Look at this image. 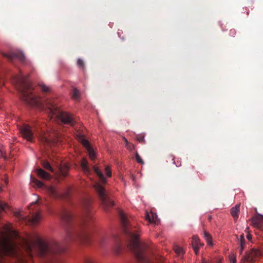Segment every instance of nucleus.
<instances>
[{
  "label": "nucleus",
  "instance_id": "f257e3e1",
  "mask_svg": "<svg viewBox=\"0 0 263 263\" xmlns=\"http://www.w3.org/2000/svg\"><path fill=\"white\" fill-rule=\"evenodd\" d=\"M13 82L20 87L22 99L26 103L42 108L51 118L55 117L64 124L71 126L74 125L75 121L73 116L67 112L61 111L57 106V103L54 99H42L37 97L31 89V82L25 76L21 74L16 77L14 79Z\"/></svg>",
  "mask_w": 263,
  "mask_h": 263
},
{
  "label": "nucleus",
  "instance_id": "f03ea898",
  "mask_svg": "<svg viewBox=\"0 0 263 263\" xmlns=\"http://www.w3.org/2000/svg\"><path fill=\"white\" fill-rule=\"evenodd\" d=\"M119 214L124 231L129 237L130 245L134 250L136 257L144 263H149V261L144 255V245L138 240L139 234L138 233V231L128 223L126 216L123 211H120Z\"/></svg>",
  "mask_w": 263,
  "mask_h": 263
},
{
  "label": "nucleus",
  "instance_id": "7ed1b4c3",
  "mask_svg": "<svg viewBox=\"0 0 263 263\" xmlns=\"http://www.w3.org/2000/svg\"><path fill=\"white\" fill-rule=\"evenodd\" d=\"M16 232L11 230L9 226H5L4 232L0 234V261L5 255L18 256L17 247L12 238L16 237Z\"/></svg>",
  "mask_w": 263,
  "mask_h": 263
},
{
  "label": "nucleus",
  "instance_id": "20e7f679",
  "mask_svg": "<svg viewBox=\"0 0 263 263\" xmlns=\"http://www.w3.org/2000/svg\"><path fill=\"white\" fill-rule=\"evenodd\" d=\"M25 243L26 249L30 253V255L34 252H37L40 255H44L48 251H52L51 247L36 234L29 236Z\"/></svg>",
  "mask_w": 263,
  "mask_h": 263
},
{
  "label": "nucleus",
  "instance_id": "39448f33",
  "mask_svg": "<svg viewBox=\"0 0 263 263\" xmlns=\"http://www.w3.org/2000/svg\"><path fill=\"white\" fill-rule=\"evenodd\" d=\"M93 168L100 179L99 182L95 184V188L101 200L104 208L106 209L109 206H113L114 205V202L107 197L105 190L102 185V184L106 183V179L98 167L94 166Z\"/></svg>",
  "mask_w": 263,
  "mask_h": 263
},
{
  "label": "nucleus",
  "instance_id": "423d86ee",
  "mask_svg": "<svg viewBox=\"0 0 263 263\" xmlns=\"http://www.w3.org/2000/svg\"><path fill=\"white\" fill-rule=\"evenodd\" d=\"M77 138L79 142L86 148L87 151L89 158L91 160H94L96 157V153L90 146L89 141L85 139L84 137L80 134L77 136Z\"/></svg>",
  "mask_w": 263,
  "mask_h": 263
},
{
  "label": "nucleus",
  "instance_id": "0eeeda50",
  "mask_svg": "<svg viewBox=\"0 0 263 263\" xmlns=\"http://www.w3.org/2000/svg\"><path fill=\"white\" fill-rule=\"evenodd\" d=\"M57 135V133L55 130L47 131L40 135V140L42 143L49 144L52 142H55L53 138L56 137Z\"/></svg>",
  "mask_w": 263,
  "mask_h": 263
},
{
  "label": "nucleus",
  "instance_id": "6e6552de",
  "mask_svg": "<svg viewBox=\"0 0 263 263\" xmlns=\"http://www.w3.org/2000/svg\"><path fill=\"white\" fill-rule=\"evenodd\" d=\"M20 132L22 137L27 141H31L32 140L33 138V134L29 126L27 125H24L21 128Z\"/></svg>",
  "mask_w": 263,
  "mask_h": 263
},
{
  "label": "nucleus",
  "instance_id": "1a4fd4ad",
  "mask_svg": "<svg viewBox=\"0 0 263 263\" xmlns=\"http://www.w3.org/2000/svg\"><path fill=\"white\" fill-rule=\"evenodd\" d=\"M252 224L255 228L263 230V216H257L251 219Z\"/></svg>",
  "mask_w": 263,
  "mask_h": 263
},
{
  "label": "nucleus",
  "instance_id": "9d476101",
  "mask_svg": "<svg viewBox=\"0 0 263 263\" xmlns=\"http://www.w3.org/2000/svg\"><path fill=\"white\" fill-rule=\"evenodd\" d=\"M146 219L148 220L149 223L157 224L159 223V220L158 218L157 215L155 213L153 212L146 213Z\"/></svg>",
  "mask_w": 263,
  "mask_h": 263
},
{
  "label": "nucleus",
  "instance_id": "9b49d317",
  "mask_svg": "<svg viewBox=\"0 0 263 263\" xmlns=\"http://www.w3.org/2000/svg\"><path fill=\"white\" fill-rule=\"evenodd\" d=\"M192 245L194 252L197 254L198 253L199 248L203 246V243L200 241V240L197 236H194L192 237Z\"/></svg>",
  "mask_w": 263,
  "mask_h": 263
},
{
  "label": "nucleus",
  "instance_id": "f8f14e48",
  "mask_svg": "<svg viewBox=\"0 0 263 263\" xmlns=\"http://www.w3.org/2000/svg\"><path fill=\"white\" fill-rule=\"evenodd\" d=\"M4 55L11 59H17L21 62H24L25 60V55L22 52H13L10 54L5 53Z\"/></svg>",
  "mask_w": 263,
  "mask_h": 263
},
{
  "label": "nucleus",
  "instance_id": "ddd939ff",
  "mask_svg": "<svg viewBox=\"0 0 263 263\" xmlns=\"http://www.w3.org/2000/svg\"><path fill=\"white\" fill-rule=\"evenodd\" d=\"M239 209L240 204H237L234 207H233L231 210V214L235 220H237L238 217Z\"/></svg>",
  "mask_w": 263,
  "mask_h": 263
},
{
  "label": "nucleus",
  "instance_id": "4468645a",
  "mask_svg": "<svg viewBox=\"0 0 263 263\" xmlns=\"http://www.w3.org/2000/svg\"><path fill=\"white\" fill-rule=\"evenodd\" d=\"M36 172L37 175L42 178L48 180L51 178V176L48 173L41 168L37 169Z\"/></svg>",
  "mask_w": 263,
  "mask_h": 263
},
{
  "label": "nucleus",
  "instance_id": "2eb2a0df",
  "mask_svg": "<svg viewBox=\"0 0 263 263\" xmlns=\"http://www.w3.org/2000/svg\"><path fill=\"white\" fill-rule=\"evenodd\" d=\"M47 191L48 193L52 196L54 197H60V194L57 189L53 186H49L47 188Z\"/></svg>",
  "mask_w": 263,
  "mask_h": 263
},
{
  "label": "nucleus",
  "instance_id": "dca6fc26",
  "mask_svg": "<svg viewBox=\"0 0 263 263\" xmlns=\"http://www.w3.org/2000/svg\"><path fill=\"white\" fill-rule=\"evenodd\" d=\"M81 166L83 172L87 174H89L90 170L88 166V162L85 158H83L81 161Z\"/></svg>",
  "mask_w": 263,
  "mask_h": 263
},
{
  "label": "nucleus",
  "instance_id": "f3484780",
  "mask_svg": "<svg viewBox=\"0 0 263 263\" xmlns=\"http://www.w3.org/2000/svg\"><path fill=\"white\" fill-rule=\"evenodd\" d=\"M248 253L250 254V255L253 256L254 259H255L256 258L260 256L262 254V251L258 249H253Z\"/></svg>",
  "mask_w": 263,
  "mask_h": 263
},
{
  "label": "nucleus",
  "instance_id": "a211bd4d",
  "mask_svg": "<svg viewBox=\"0 0 263 263\" xmlns=\"http://www.w3.org/2000/svg\"><path fill=\"white\" fill-rule=\"evenodd\" d=\"M68 166L66 164L61 165L59 168L61 175L63 176H66L68 174Z\"/></svg>",
  "mask_w": 263,
  "mask_h": 263
},
{
  "label": "nucleus",
  "instance_id": "6ab92c4d",
  "mask_svg": "<svg viewBox=\"0 0 263 263\" xmlns=\"http://www.w3.org/2000/svg\"><path fill=\"white\" fill-rule=\"evenodd\" d=\"M203 237H204V239L206 240L207 243L209 246H213V243L212 242V238L211 235L209 233H208L206 231H204L203 233Z\"/></svg>",
  "mask_w": 263,
  "mask_h": 263
},
{
  "label": "nucleus",
  "instance_id": "aec40b11",
  "mask_svg": "<svg viewBox=\"0 0 263 263\" xmlns=\"http://www.w3.org/2000/svg\"><path fill=\"white\" fill-rule=\"evenodd\" d=\"M39 87L44 92H49L51 91V88L45 85L43 82H40L38 84Z\"/></svg>",
  "mask_w": 263,
  "mask_h": 263
},
{
  "label": "nucleus",
  "instance_id": "412c9836",
  "mask_svg": "<svg viewBox=\"0 0 263 263\" xmlns=\"http://www.w3.org/2000/svg\"><path fill=\"white\" fill-rule=\"evenodd\" d=\"M42 217L41 214L40 213H37L33 216L31 219V222L33 224H36L41 220Z\"/></svg>",
  "mask_w": 263,
  "mask_h": 263
},
{
  "label": "nucleus",
  "instance_id": "4be33fe9",
  "mask_svg": "<svg viewBox=\"0 0 263 263\" xmlns=\"http://www.w3.org/2000/svg\"><path fill=\"white\" fill-rule=\"evenodd\" d=\"M254 260H255L254 257L250 255L249 253H247L244 258L242 259L241 263H245V262L250 263L253 262Z\"/></svg>",
  "mask_w": 263,
  "mask_h": 263
},
{
  "label": "nucleus",
  "instance_id": "5701e85b",
  "mask_svg": "<svg viewBox=\"0 0 263 263\" xmlns=\"http://www.w3.org/2000/svg\"><path fill=\"white\" fill-rule=\"evenodd\" d=\"M42 164L43 166L45 169L49 170V171H50L52 172H53V168L51 167V166L50 165V163L48 161H43L42 162Z\"/></svg>",
  "mask_w": 263,
  "mask_h": 263
},
{
  "label": "nucleus",
  "instance_id": "b1692460",
  "mask_svg": "<svg viewBox=\"0 0 263 263\" xmlns=\"http://www.w3.org/2000/svg\"><path fill=\"white\" fill-rule=\"evenodd\" d=\"M8 208V205L4 201L0 200V213Z\"/></svg>",
  "mask_w": 263,
  "mask_h": 263
},
{
  "label": "nucleus",
  "instance_id": "393cba45",
  "mask_svg": "<svg viewBox=\"0 0 263 263\" xmlns=\"http://www.w3.org/2000/svg\"><path fill=\"white\" fill-rule=\"evenodd\" d=\"M80 97V92L79 91L74 88L73 90V93H72V98L74 100H77L79 99Z\"/></svg>",
  "mask_w": 263,
  "mask_h": 263
},
{
  "label": "nucleus",
  "instance_id": "a878e982",
  "mask_svg": "<svg viewBox=\"0 0 263 263\" xmlns=\"http://www.w3.org/2000/svg\"><path fill=\"white\" fill-rule=\"evenodd\" d=\"M229 259L230 263H236V257L235 254L232 253L229 255Z\"/></svg>",
  "mask_w": 263,
  "mask_h": 263
},
{
  "label": "nucleus",
  "instance_id": "bb28decb",
  "mask_svg": "<svg viewBox=\"0 0 263 263\" xmlns=\"http://www.w3.org/2000/svg\"><path fill=\"white\" fill-rule=\"evenodd\" d=\"M105 172L108 177H110L111 176L112 173H111V169H110V167L109 166L107 165L105 166Z\"/></svg>",
  "mask_w": 263,
  "mask_h": 263
},
{
  "label": "nucleus",
  "instance_id": "cd10ccee",
  "mask_svg": "<svg viewBox=\"0 0 263 263\" xmlns=\"http://www.w3.org/2000/svg\"><path fill=\"white\" fill-rule=\"evenodd\" d=\"M240 253H241L243 251V248H244V238L243 236L242 235L241 236V238L240 239Z\"/></svg>",
  "mask_w": 263,
  "mask_h": 263
},
{
  "label": "nucleus",
  "instance_id": "c85d7f7f",
  "mask_svg": "<svg viewBox=\"0 0 263 263\" xmlns=\"http://www.w3.org/2000/svg\"><path fill=\"white\" fill-rule=\"evenodd\" d=\"M174 250L175 252L177 254H180L183 253V249L181 247H180L179 246H175L174 247Z\"/></svg>",
  "mask_w": 263,
  "mask_h": 263
},
{
  "label": "nucleus",
  "instance_id": "c756f323",
  "mask_svg": "<svg viewBox=\"0 0 263 263\" xmlns=\"http://www.w3.org/2000/svg\"><path fill=\"white\" fill-rule=\"evenodd\" d=\"M77 64H78V66L80 68H81L82 69L84 68V64L83 61L82 59H78Z\"/></svg>",
  "mask_w": 263,
  "mask_h": 263
},
{
  "label": "nucleus",
  "instance_id": "7c9ffc66",
  "mask_svg": "<svg viewBox=\"0 0 263 263\" xmlns=\"http://www.w3.org/2000/svg\"><path fill=\"white\" fill-rule=\"evenodd\" d=\"M32 181L34 182L39 187H41L43 186V183L40 180L36 179H32Z\"/></svg>",
  "mask_w": 263,
  "mask_h": 263
},
{
  "label": "nucleus",
  "instance_id": "2f4dec72",
  "mask_svg": "<svg viewBox=\"0 0 263 263\" xmlns=\"http://www.w3.org/2000/svg\"><path fill=\"white\" fill-rule=\"evenodd\" d=\"M71 216L68 213H65L62 216V218L66 221L69 220Z\"/></svg>",
  "mask_w": 263,
  "mask_h": 263
},
{
  "label": "nucleus",
  "instance_id": "473e14b6",
  "mask_svg": "<svg viewBox=\"0 0 263 263\" xmlns=\"http://www.w3.org/2000/svg\"><path fill=\"white\" fill-rule=\"evenodd\" d=\"M15 215L17 216L20 220H25L26 219L20 212H15Z\"/></svg>",
  "mask_w": 263,
  "mask_h": 263
},
{
  "label": "nucleus",
  "instance_id": "72a5a7b5",
  "mask_svg": "<svg viewBox=\"0 0 263 263\" xmlns=\"http://www.w3.org/2000/svg\"><path fill=\"white\" fill-rule=\"evenodd\" d=\"M107 237L105 236H102L100 238V245L103 246L105 243V241L107 240Z\"/></svg>",
  "mask_w": 263,
  "mask_h": 263
},
{
  "label": "nucleus",
  "instance_id": "f704fd0d",
  "mask_svg": "<svg viewBox=\"0 0 263 263\" xmlns=\"http://www.w3.org/2000/svg\"><path fill=\"white\" fill-rule=\"evenodd\" d=\"M136 159L137 162H138L139 163H140L142 164H143L144 163V162H143V160H142V159L141 158L140 156L138 154H136Z\"/></svg>",
  "mask_w": 263,
  "mask_h": 263
},
{
  "label": "nucleus",
  "instance_id": "c9c22d12",
  "mask_svg": "<svg viewBox=\"0 0 263 263\" xmlns=\"http://www.w3.org/2000/svg\"><path fill=\"white\" fill-rule=\"evenodd\" d=\"M126 146L127 148L128 149H129V151H132L134 148V145L130 143H129V144L126 145Z\"/></svg>",
  "mask_w": 263,
  "mask_h": 263
},
{
  "label": "nucleus",
  "instance_id": "e433bc0d",
  "mask_svg": "<svg viewBox=\"0 0 263 263\" xmlns=\"http://www.w3.org/2000/svg\"><path fill=\"white\" fill-rule=\"evenodd\" d=\"M0 153L1 154V156L3 157L5 160L7 159L6 156L4 154V149L3 148L0 149Z\"/></svg>",
  "mask_w": 263,
  "mask_h": 263
},
{
  "label": "nucleus",
  "instance_id": "4c0bfd02",
  "mask_svg": "<svg viewBox=\"0 0 263 263\" xmlns=\"http://www.w3.org/2000/svg\"><path fill=\"white\" fill-rule=\"evenodd\" d=\"M123 140L125 143V145L129 144V143L128 142L126 138H125V137H123Z\"/></svg>",
  "mask_w": 263,
  "mask_h": 263
},
{
  "label": "nucleus",
  "instance_id": "58836bf2",
  "mask_svg": "<svg viewBox=\"0 0 263 263\" xmlns=\"http://www.w3.org/2000/svg\"><path fill=\"white\" fill-rule=\"evenodd\" d=\"M66 233H67V234H66L67 235L65 236V238L66 239H69V235L70 234H69V232H67Z\"/></svg>",
  "mask_w": 263,
  "mask_h": 263
},
{
  "label": "nucleus",
  "instance_id": "ea45409f",
  "mask_svg": "<svg viewBox=\"0 0 263 263\" xmlns=\"http://www.w3.org/2000/svg\"><path fill=\"white\" fill-rule=\"evenodd\" d=\"M120 249V247H118V250L116 251L117 253H119Z\"/></svg>",
  "mask_w": 263,
  "mask_h": 263
},
{
  "label": "nucleus",
  "instance_id": "a19ab883",
  "mask_svg": "<svg viewBox=\"0 0 263 263\" xmlns=\"http://www.w3.org/2000/svg\"><path fill=\"white\" fill-rule=\"evenodd\" d=\"M247 237L249 240L251 238V236L250 235H248Z\"/></svg>",
  "mask_w": 263,
  "mask_h": 263
},
{
  "label": "nucleus",
  "instance_id": "79ce46f5",
  "mask_svg": "<svg viewBox=\"0 0 263 263\" xmlns=\"http://www.w3.org/2000/svg\"><path fill=\"white\" fill-rule=\"evenodd\" d=\"M202 263H206V261L205 259H203Z\"/></svg>",
  "mask_w": 263,
  "mask_h": 263
},
{
  "label": "nucleus",
  "instance_id": "37998d69",
  "mask_svg": "<svg viewBox=\"0 0 263 263\" xmlns=\"http://www.w3.org/2000/svg\"><path fill=\"white\" fill-rule=\"evenodd\" d=\"M218 263H222V260H221V259H220V260L218 261Z\"/></svg>",
  "mask_w": 263,
  "mask_h": 263
},
{
  "label": "nucleus",
  "instance_id": "c03bdc74",
  "mask_svg": "<svg viewBox=\"0 0 263 263\" xmlns=\"http://www.w3.org/2000/svg\"><path fill=\"white\" fill-rule=\"evenodd\" d=\"M3 190V186H0V191H2Z\"/></svg>",
  "mask_w": 263,
  "mask_h": 263
}]
</instances>
